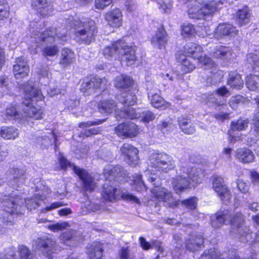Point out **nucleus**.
<instances>
[{"label":"nucleus","instance_id":"nucleus-25","mask_svg":"<svg viewBox=\"0 0 259 259\" xmlns=\"http://www.w3.org/2000/svg\"><path fill=\"white\" fill-rule=\"evenodd\" d=\"M154 188L151 192L156 200L162 202H168L172 199V195L170 191L164 188L159 187L158 184H153Z\"/></svg>","mask_w":259,"mask_h":259},{"label":"nucleus","instance_id":"nucleus-18","mask_svg":"<svg viewBox=\"0 0 259 259\" xmlns=\"http://www.w3.org/2000/svg\"><path fill=\"white\" fill-rule=\"evenodd\" d=\"M33 9L40 17H46L53 11V6L49 0H33Z\"/></svg>","mask_w":259,"mask_h":259},{"label":"nucleus","instance_id":"nucleus-55","mask_svg":"<svg viewBox=\"0 0 259 259\" xmlns=\"http://www.w3.org/2000/svg\"><path fill=\"white\" fill-rule=\"evenodd\" d=\"M8 8V5L5 2V1H0V20L9 16Z\"/></svg>","mask_w":259,"mask_h":259},{"label":"nucleus","instance_id":"nucleus-7","mask_svg":"<svg viewBox=\"0 0 259 259\" xmlns=\"http://www.w3.org/2000/svg\"><path fill=\"white\" fill-rule=\"evenodd\" d=\"M211 180L212 188L220 199L222 201L229 200L231 196V192L225 184L223 178L220 176L213 175Z\"/></svg>","mask_w":259,"mask_h":259},{"label":"nucleus","instance_id":"nucleus-44","mask_svg":"<svg viewBox=\"0 0 259 259\" xmlns=\"http://www.w3.org/2000/svg\"><path fill=\"white\" fill-rule=\"evenodd\" d=\"M58 162L59 163V169L66 171L68 167H73V164L64 155L60 154L58 157Z\"/></svg>","mask_w":259,"mask_h":259},{"label":"nucleus","instance_id":"nucleus-38","mask_svg":"<svg viewBox=\"0 0 259 259\" xmlns=\"http://www.w3.org/2000/svg\"><path fill=\"white\" fill-rule=\"evenodd\" d=\"M104 251V249L103 247V244L100 242H96L94 243V244L92 245L90 247V250H89V254L91 257L93 258L95 257L96 255V252H99V257L97 259H101L103 252Z\"/></svg>","mask_w":259,"mask_h":259},{"label":"nucleus","instance_id":"nucleus-27","mask_svg":"<svg viewBox=\"0 0 259 259\" xmlns=\"http://www.w3.org/2000/svg\"><path fill=\"white\" fill-rule=\"evenodd\" d=\"M226 83L232 90L238 91L242 90L244 84L241 75L236 71L229 72Z\"/></svg>","mask_w":259,"mask_h":259},{"label":"nucleus","instance_id":"nucleus-39","mask_svg":"<svg viewBox=\"0 0 259 259\" xmlns=\"http://www.w3.org/2000/svg\"><path fill=\"white\" fill-rule=\"evenodd\" d=\"M160 36H158L156 34L153 36L151 39L152 44L158 46L160 49L165 48V45L167 41V33H160Z\"/></svg>","mask_w":259,"mask_h":259},{"label":"nucleus","instance_id":"nucleus-6","mask_svg":"<svg viewBox=\"0 0 259 259\" xmlns=\"http://www.w3.org/2000/svg\"><path fill=\"white\" fill-rule=\"evenodd\" d=\"M72 170L81 182V187L85 192L91 193L95 190L97 183L94 178L85 169L73 165Z\"/></svg>","mask_w":259,"mask_h":259},{"label":"nucleus","instance_id":"nucleus-42","mask_svg":"<svg viewBox=\"0 0 259 259\" xmlns=\"http://www.w3.org/2000/svg\"><path fill=\"white\" fill-rule=\"evenodd\" d=\"M59 47L56 45L46 46L41 51L42 55L45 57H53L57 55L59 53Z\"/></svg>","mask_w":259,"mask_h":259},{"label":"nucleus","instance_id":"nucleus-50","mask_svg":"<svg viewBox=\"0 0 259 259\" xmlns=\"http://www.w3.org/2000/svg\"><path fill=\"white\" fill-rule=\"evenodd\" d=\"M19 253L21 259H31L32 255L28 248L25 246H20L19 247Z\"/></svg>","mask_w":259,"mask_h":259},{"label":"nucleus","instance_id":"nucleus-43","mask_svg":"<svg viewBox=\"0 0 259 259\" xmlns=\"http://www.w3.org/2000/svg\"><path fill=\"white\" fill-rule=\"evenodd\" d=\"M198 200V199L196 197L191 196L181 201V203L186 208L191 210H194L197 208Z\"/></svg>","mask_w":259,"mask_h":259},{"label":"nucleus","instance_id":"nucleus-23","mask_svg":"<svg viewBox=\"0 0 259 259\" xmlns=\"http://www.w3.org/2000/svg\"><path fill=\"white\" fill-rule=\"evenodd\" d=\"M115 98L118 103L122 105L123 107H130L137 104V97L134 90L121 93L120 95L117 94Z\"/></svg>","mask_w":259,"mask_h":259},{"label":"nucleus","instance_id":"nucleus-28","mask_svg":"<svg viewBox=\"0 0 259 259\" xmlns=\"http://www.w3.org/2000/svg\"><path fill=\"white\" fill-rule=\"evenodd\" d=\"M13 66V72L16 79L27 76L29 71L27 62L22 58H18Z\"/></svg>","mask_w":259,"mask_h":259},{"label":"nucleus","instance_id":"nucleus-4","mask_svg":"<svg viewBox=\"0 0 259 259\" xmlns=\"http://www.w3.org/2000/svg\"><path fill=\"white\" fill-rule=\"evenodd\" d=\"M1 201L4 210L10 214H18L20 212L21 205L23 204L21 197L18 195H3Z\"/></svg>","mask_w":259,"mask_h":259},{"label":"nucleus","instance_id":"nucleus-51","mask_svg":"<svg viewBox=\"0 0 259 259\" xmlns=\"http://www.w3.org/2000/svg\"><path fill=\"white\" fill-rule=\"evenodd\" d=\"M101 127H93L82 132L81 135L82 138L89 137L101 134Z\"/></svg>","mask_w":259,"mask_h":259},{"label":"nucleus","instance_id":"nucleus-41","mask_svg":"<svg viewBox=\"0 0 259 259\" xmlns=\"http://www.w3.org/2000/svg\"><path fill=\"white\" fill-rule=\"evenodd\" d=\"M254 100L256 104L257 109L253 114L252 124L254 132L259 135V96L254 98Z\"/></svg>","mask_w":259,"mask_h":259},{"label":"nucleus","instance_id":"nucleus-14","mask_svg":"<svg viewBox=\"0 0 259 259\" xmlns=\"http://www.w3.org/2000/svg\"><path fill=\"white\" fill-rule=\"evenodd\" d=\"M121 190L109 184H104L101 193V198L104 202L115 203L120 200Z\"/></svg>","mask_w":259,"mask_h":259},{"label":"nucleus","instance_id":"nucleus-8","mask_svg":"<svg viewBox=\"0 0 259 259\" xmlns=\"http://www.w3.org/2000/svg\"><path fill=\"white\" fill-rule=\"evenodd\" d=\"M114 133L121 139L133 138L139 133L138 126L132 122H123L118 124L114 128Z\"/></svg>","mask_w":259,"mask_h":259},{"label":"nucleus","instance_id":"nucleus-29","mask_svg":"<svg viewBox=\"0 0 259 259\" xmlns=\"http://www.w3.org/2000/svg\"><path fill=\"white\" fill-rule=\"evenodd\" d=\"M229 216L228 209L220 210L214 213V218L211 219L210 225L215 229L219 228L225 224Z\"/></svg>","mask_w":259,"mask_h":259},{"label":"nucleus","instance_id":"nucleus-16","mask_svg":"<svg viewBox=\"0 0 259 259\" xmlns=\"http://www.w3.org/2000/svg\"><path fill=\"white\" fill-rule=\"evenodd\" d=\"M22 89L24 92L22 104L25 107L23 110L27 115H29L30 111L32 112V81L29 80L24 83Z\"/></svg>","mask_w":259,"mask_h":259},{"label":"nucleus","instance_id":"nucleus-22","mask_svg":"<svg viewBox=\"0 0 259 259\" xmlns=\"http://www.w3.org/2000/svg\"><path fill=\"white\" fill-rule=\"evenodd\" d=\"M236 159L243 164H249L254 161L255 156L253 151L246 147L237 149L235 155Z\"/></svg>","mask_w":259,"mask_h":259},{"label":"nucleus","instance_id":"nucleus-3","mask_svg":"<svg viewBox=\"0 0 259 259\" xmlns=\"http://www.w3.org/2000/svg\"><path fill=\"white\" fill-rule=\"evenodd\" d=\"M170 156L165 153H153L148 158V165L155 170L162 173H167L173 169L168 164Z\"/></svg>","mask_w":259,"mask_h":259},{"label":"nucleus","instance_id":"nucleus-21","mask_svg":"<svg viewBox=\"0 0 259 259\" xmlns=\"http://www.w3.org/2000/svg\"><path fill=\"white\" fill-rule=\"evenodd\" d=\"M177 52H182L183 54H185L186 56H188L195 60L199 54L203 53V49L200 45L195 42H190L187 43L182 49H180Z\"/></svg>","mask_w":259,"mask_h":259},{"label":"nucleus","instance_id":"nucleus-40","mask_svg":"<svg viewBox=\"0 0 259 259\" xmlns=\"http://www.w3.org/2000/svg\"><path fill=\"white\" fill-rule=\"evenodd\" d=\"M133 183L135 185V189L137 191L141 192H146L147 191L148 188L143 180L142 175H136L134 177Z\"/></svg>","mask_w":259,"mask_h":259},{"label":"nucleus","instance_id":"nucleus-13","mask_svg":"<svg viewBox=\"0 0 259 259\" xmlns=\"http://www.w3.org/2000/svg\"><path fill=\"white\" fill-rule=\"evenodd\" d=\"M7 176L9 178L8 185L18 190V188H20L25 182L26 172L22 169L13 167L9 169Z\"/></svg>","mask_w":259,"mask_h":259},{"label":"nucleus","instance_id":"nucleus-59","mask_svg":"<svg viewBox=\"0 0 259 259\" xmlns=\"http://www.w3.org/2000/svg\"><path fill=\"white\" fill-rule=\"evenodd\" d=\"M154 114L150 111H144L142 113V121L145 123H149L155 119Z\"/></svg>","mask_w":259,"mask_h":259},{"label":"nucleus","instance_id":"nucleus-12","mask_svg":"<svg viewBox=\"0 0 259 259\" xmlns=\"http://www.w3.org/2000/svg\"><path fill=\"white\" fill-rule=\"evenodd\" d=\"M113 83L114 87L119 91H138L135 80L132 76L125 74L122 73L115 77Z\"/></svg>","mask_w":259,"mask_h":259},{"label":"nucleus","instance_id":"nucleus-58","mask_svg":"<svg viewBox=\"0 0 259 259\" xmlns=\"http://www.w3.org/2000/svg\"><path fill=\"white\" fill-rule=\"evenodd\" d=\"M105 121L104 119H98L95 121L88 122H81L78 123V127L80 128L88 127L91 126L97 125L102 123Z\"/></svg>","mask_w":259,"mask_h":259},{"label":"nucleus","instance_id":"nucleus-20","mask_svg":"<svg viewBox=\"0 0 259 259\" xmlns=\"http://www.w3.org/2000/svg\"><path fill=\"white\" fill-rule=\"evenodd\" d=\"M98 110L101 113H115L116 117L120 109L118 108L117 103L112 99H104L100 101L98 104Z\"/></svg>","mask_w":259,"mask_h":259},{"label":"nucleus","instance_id":"nucleus-63","mask_svg":"<svg viewBox=\"0 0 259 259\" xmlns=\"http://www.w3.org/2000/svg\"><path fill=\"white\" fill-rule=\"evenodd\" d=\"M6 113L7 115L13 117L14 119H17L19 117V113L17 111L16 107L12 105L7 108Z\"/></svg>","mask_w":259,"mask_h":259},{"label":"nucleus","instance_id":"nucleus-5","mask_svg":"<svg viewBox=\"0 0 259 259\" xmlns=\"http://www.w3.org/2000/svg\"><path fill=\"white\" fill-rule=\"evenodd\" d=\"M36 248L48 259H53L54 254L57 253V244L52 238L39 237L36 241Z\"/></svg>","mask_w":259,"mask_h":259},{"label":"nucleus","instance_id":"nucleus-26","mask_svg":"<svg viewBox=\"0 0 259 259\" xmlns=\"http://www.w3.org/2000/svg\"><path fill=\"white\" fill-rule=\"evenodd\" d=\"M75 55L73 51L68 48L62 50L59 64L63 68L70 67L75 62Z\"/></svg>","mask_w":259,"mask_h":259},{"label":"nucleus","instance_id":"nucleus-62","mask_svg":"<svg viewBox=\"0 0 259 259\" xmlns=\"http://www.w3.org/2000/svg\"><path fill=\"white\" fill-rule=\"evenodd\" d=\"M216 95L220 97H227L230 95L229 90L225 85H222L215 91Z\"/></svg>","mask_w":259,"mask_h":259},{"label":"nucleus","instance_id":"nucleus-30","mask_svg":"<svg viewBox=\"0 0 259 259\" xmlns=\"http://www.w3.org/2000/svg\"><path fill=\"white\" fill-rule=\"evenodd\" d=\"M250 12L247 6L239 9L235 14V20L239 26H242L248 23L250 20Z\"/></svg>","mask_w":259,"mask_h":259},{"label":"nucleus","instance_id":"nucleus-35","mask_svg":"<svg viewBox=\"0 0 259 259\" xmlns=\"http://www.w3.org/2000/svg\"><path fill=\"white\" fill-rule=\"evenodd\" d=\"M19 135L18 130L14 127L3 126L0 128V136L6 140H14Z\"/></svg>","mask_w":259,"mask_h":259},{"label":"nucleus","instance_id":"nucleus-47","mask_svg":"<svg viewBox=\"0 0 259 259\" xmlns=\"http://www.w3.org/2000/svg\"><path fill=\"white\" fill-rule=\"evenodd\" d=\"M45 104H35L33 105V119L39 120L42 118L44 115V108L43 105Z\"/></svg>","mask_w":259,"mask_h":259},{"label":"nucleus","instance_id":"nucleus-2","mask_svg":"<svg viewBox=\"0 0 259 259\" xmlns=\"http://www.w3.org/2000/svg\"><path fill=\"white\" fill-rule=\"evenodd\" d=\"M218 3L214 0L205 3L195 1V3L190 5L187 10L189 17L192 19L204 20L208 16H211L218 11Z\"/></svg>","mask_w":259,"mask_h":259},{"label":"nucleus","instance_id":"nucleus-32","mask_svg":"<svg viewBox=\"0 0 259 259\" xmlns=\"http://www.w3.org/2000/svg\"><path fill=\"white\" fill-rule=\"evenodd\" d=\"M233 54V51L231 48L219 46L217 47L211 53L212 57L220 59L228 60Z\"/></svg>","mask_w":259,"mask_h":259},{"label":"nucleus","instance_id":"nucleus-19","mask_svg":"<svg viewBox=\"0 0 259 259\" xmlns=\"http://www.w3.org/2000/svg\"><path fill=\"white\" fill-rule=\"evenodd\" d=\"M230 224L235 226L236 230L240 236L246 235L248 231V228L245 226L244 215L240 212H236L230 218Z\"/></svg>","mask_w":259,"mask_h":259},{"label":"nucleus","instance_id":"nucleus-48","mask_svg":"<svg viewBox=\"0 0 259 259\" xmlns=\"http://www.w3.org/2000/svg\"><path fill=\"white\" fill-rule=\"evenodd\" d=\"M68 226H69L68 223L63 222L48 225L47 226V228L53 232H56L59 231L63 230Z\"/></svg>","mask_w":259,"mask_h":259},{"label":"nucleus","instance_id":"nucleus-15","mask_svg":"<svg viewBox=\"0 0 259 259\" xmlns=\"http://www.w3.org/2000/svg\"><path fill=\"white\" fill-rule=\"evenodd\" d=\"M175 58L183 74L190 73L195 69L196 64L192 60L191 58L186 56L182 52H177L175 54Z\"/></svg>","mask_w":259,"mask_h":259},{"label":"nucleus","instance_id":"nucleus-64","mask_svg":"<svg viewBox=\"0 0 259 259\" xmlns=\"http://www.w3.org/2000/svg\"><path fill=\"white\" fill-rule=\"evenodd\" d=\"M182 32H195L194 26L188 22L184 23L181 26Z\"/></svg>","mask_w":259,"mask_h":259},{"label":"nucleus","instance_id":"nucleus-56","mask_svg":"<svg viewBox=\"0 0 259 259\" xmlns=\"http://www.w3.org/2000/svg\"><path fill=\"white\" fill-rule=\"evenodd\" d=\"M130 249L129 246L122 247L118 252L120 259H133L130 255Z\"/></svg>","mask_w":259,"mask_h":259},{"label":"nucleus","instance_id":"nucleus-24","mask_svg":"<svg viewBox=\"0 0 259 259\" xmlns=\"http://www.w3.org/2000/svg\"><path fill=\"white\" fill-rule=\"evenodd\" d=\"M171 184L175 193L180 194L185 190L191 188V182L186 177L178 175L172 179Z\"/></svg>","mask_w":259,"mask_h":259},{"label":"nucleus","instance_id":"nucleus-46","mask_svg":"<svg viewBox=\"0 0 259 259\" xmlns=\"http://www.w3.org/2000/svg\"><path fill=\"white\" fill-rule=\"evenodd\" d=\"M215 32H236V30L232 24L224 23L218 25Z\"/></svg>","mask_w":259,"mask_h":259},{"label":"nucleus","instance_id":"nucleus-61","mask_svg":"<svg viewBox=\"0 0 259 259\" xmlns=\"http://www.w3.org/2000/svg\"><path fill=\"white\" fill-rule=\"evenodd\" d=\"M195 60H198L200 63L204 65L210 64L212 62L210 58L208 57L206 55H202V54H199Z\"/></svg>","mask_w":259,"mask_h":259},{"label":"nucleus","instance_id":"nucleus-10","mask_svg":"<svg viewBox=\"0 0 259 259\" xmlns=\"http://www.w3.org/2000/svg\"><path fill=\"white\" fill-rule=\"evenodd\" d=\"M107 87V80L105 78H100L96 75H91L83 79L80 91L85 93L90 90L96 91L98 89H105Z\"/></svg>","mask_w":259,"mask_h":259},{"label":"nucleus","instance_id":"nucleus-1","mask_svg":"<svg viewBox=\"0 0 259 259\" xmlns=\"http://www.w3.org/2000/svg\"><path fill=\"white\" fill-rule=\"evenodd\" d=\"M137 49V47L134 43L128 45L125 40L118 39L113 41L110 46L104 48L102 53L106 58L117 55L121 62H125L126 66H130L138 60L136 56Z\"/></svg>","mask_w":259,"mask_h":259},{"label":"nucleus","instance_id":"nucleus-37","mask_svg":"<svg viewBox=\"0 0 259 259\" xmlns=\"http://www.w3.org/2000/svg\"><path fill=\"white\" fill-rule=\"evenodd\" d=\"M245 83L247 88L251 91H255L259 88V77L254 74H249L246 77Z\"/></svg>","mask_w":259,"mask_h":259},{"label":"nucleus","instance_id":"nucleus-11","mask_svg":"<svg viewBox=\"0 0 259 259\" xmlns=\"http://www.w3.org/2000/svg\"><path fill=\"white\" fill-rule=\"evenodd\" d=\"M67 25L76 30L75 32H95L97 30L95 22L90 18L83 21L79 19H72L68 22Z\"/></svg>","mask_w":259,"mask_h":259},{"label":"nucleus","instance_id":"nucleus-31","mask_svg":"<svg viewBox=\"0 0 259 259\" xmlns=\"http://www.w3.org/2000/svg\"><path fill=\"white\" fill-rule=\"evenodd\" d=\"M178 123L181 130L186 135H193L196 132L194 125L191 123L190 118L181 116L178 119Z\"/></svg>","mask_w":259,"mask_h":259},{"label":"nucleus","instance_id":"nucleus-60","mask_svg":"<svg viewBox=\"0 0 259 259\" xmlns=\"http://www.w3.org/2000/svg\"><path fill=\"white\" fill-rule=\"evenodd\" d=\"M113 0H95V6L97 9H104L109 6Z\"/></svg>","mask_w":259,"mask_h":259},{"label":"nucleus","instance_id":"nucleus-9","mask_svg":"<svg viewBox=\"0 0 259 259\" xmlns=\"http://www.w3.org/2000/svg\"><path fill=\"white\" fill-rule=\"evenodd\" d=\"M120 154L130 165L135 167L139 163L138 149L132 144L124 143L120 148Z\"/></svg>","mask_w":259,"mask_h":259},{"label":"nucleus","instance_id":"nucleus-34","mask_svg":"<svg viewBox=\"0 0 259 259\" xmlns=\"http://www.w3.org/2000/svg\"><path fill=\"white\" fill-rule=\"evenodd\" d=\"M123 109H120L117 117L129 119H137L140 117V115L136 112L135 109L131 107H123Z\"/></svg>","mask_w":259,"mask_h":259},{"label":"nucleus","instance_id":"nucleus-17","mask_svg":"<svg viewBox=\"0 0 259 259\" xmlns=\"http://www.w3.org/2000/svg\"><path fill=\"white\" fill-rule=\"evenodd\" d=\"M122 13L118 8L112 9L106 12L104 18L110 26L112 27L119 28L122 24Z\"/></svg>","mask_w":259,"mask_h":259},{"label":"nucleus","instance_id":"nucleus-45","mask_svg":"<svg viewBox=\"0 0 259 259\" xmlns=\"http://www.w3.org/2000/svg\"><path fill=\"white\" fill-rule=\"evenodd\" d=\"M248 99L241 95L237 94L234 96L229 101V105L232 107H236L239 104H245L248 102Z\"/></svg>","mask_w":259,"mask_h":259},{"label":"nucleus","instance_id":"nucleus-54","mask_svg":"<svg viewBox=\"0 0 259 259\" xmlns=\"http://www.w3.org/2000/svg\"><path fill=\"white\" fill-rule=\"evenodd\" d=\"M40 102V104H45V96L43 95L40 89L33 87V101Z\"/></svg>","mask_w":259,"mask_h":259},{"label":"nucleus","instance_id":"nucleus-33","mask_svg":"<svg viewBox=\"0 0 259 259\" xmlns=\"http://www.w3.org/2000/svg\"><path fill=\"white\" fill-rule=\"evenodd\" d=\"M150 103L154 108L163 110L170 108L171 106L170 103L166 101L157 93L152 95Z\"/></svg>","mask_w":259,"mask_h":259},{"label":"nucleus","instance_id":"nucleus-49","mask_svg":"<svg viewBox=\"0 0 259 259\" xmlns=\"http://www.w3.org/2000/svg\"><path fill=\"white\" fill-rule=\"evenodd\" d=\"M15 214H10L4 210L2 213L0 212V221L4 224L9 225L12 224L13 221V215Z\"/></svg>","mask_w":259,"mask_h":259},{"label":"nucleus","instance_id":"nucleus-52","mask_svg":"<svg viewBox=\"0 0 259 259\" xmlns=\"http://www.w3.org/2000/svg\"><path fill=\"white\" fill-rule=\"evenodd\" d=\"M119 197L120 200L133 201L136 203H140V200L137 197L132 194L123 192L121 190V192H120Z\"/></svg>","mask_w":259,"mask_h":259},{"label":"nucleus","instance_id":"nucleus-36","mask_svg":"<svg viewBox=\"0 0 259 259\" xmlns=\"http://www.w3.org/2000/svg\"><path fill=\"white\" fill-rule=\"evenodd\" d=\"M249 124V119H243L240 117L235 121H232L230 124V131L233 132L242 131L247 129Z\"/></svg>","mask_w":259,"mask_h":259},{"label":"nucleus","instance_id":"nucleus-57","mask_svg":"<svg viewBox=\"0 0 259 259\" xmlns=\"http://www.w3.org/2000/svg\"><path fill=\"white\" fill-rule=\"evenodd\" d=\"M60 239L66 242L71 240L74 236V231L72 230L67 231L62 233L60 235Z\"/></svg>","mask_w":259,"mask_h":259},{"label":"nucleus","instance_id":"nucleus-53","mask_svg":"<svg viewBox=\"0 0 259 259\" xmlns=\"http://www.w3.org/2000/svg\"><path fill=\"white\" fill-rule=\"evenodd\" d=\"M213 117L219 122H224L226 120H229L231 118L229 112H219L213 115Z\"/></svg>","mask_w":259,"mask_h":259}]
</instances>
